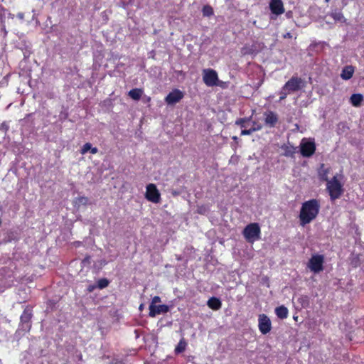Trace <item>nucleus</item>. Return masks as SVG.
I'll return each instance as SVG.
<instances>
[{"label":"nucleus","mask_w":364,"mask_h":364,"mask_svg":"<svg viewBox=\"0 0 364 364\" xmlns=\"http://www.w3.org/2000/svg\"><path fill=\"white\" fill-rule=\"evenodd\" d=\"M320 203L316 199H311L302 203L299 213V222L301 226L313 221L318 215Z\"/></svg>","instance_id":"1"},{"label":"nucleus","mask_w":364,"mask_h":364,"mask_svg":"<svg viewBox=\"0 0 364 364\" xmlns=\"http://www.w3.org/2000/svg\"><path fill=\"white\" fill-rule=\"evenodd\" d=\"M245 239L250 243L258 240L260 238L261 230L258 223H252L247 225L242 231Z\"/></svg>","instance_id":"2"},{"label":"nucleus","mask_w":364,"mask_h":364,"mask_svg":"<svg viewBox=\"0 0 364 364\" xmlns=\"http://www.w3.org/2000/svg\"><path fill=\"white\" fill-rule=\"evenodd\" d=\"M316 143L313 138H303L299 144L300 153L303 157L309 158L316 151Z\"/></svg>","instance_id":"3"},{"label":"nucleus","mask_w":364,"mask_h":364,"mask_svg":"<svg viewBox=\"0 0 364 364\" xmlns=\"http://www.w3.org/2000/svg\"><path fill=\"white\" fill-rule=\"evenodd\" d=\"M326 188L332 200L340 198L343 191V185L337 179L336 176H333L331 180L328 181Z\"/></svg>","instance_id":"4"},{"label":"nucleus","mask_w":364,"mask_h":364,"mask_svg":"<svg viewBox=\"0 0 364 364\" xmlns=\"http://www.w3.org/2000/svg\"><path fill=\"white\" fill-rule=\"evenodd\" d=\"M203 80L208 87L220 86L224 83L218 79V73L215 70L208 68L203 70Z\"/></svg>","instance_id":"5"},{"label":"nucleus","mask_w":364,"mask_h":364,"mask_svg":"<svg viewBox=\"0 0 364 364\" xmlns=\"http://www.w3.org/2000/svg\"><path fill=\"white\" fill-rule=\"evenodd\" d=\"M33 316V310L31 306H27L22 313L20 320V328L22 331H29L31 327V318Z\"/></svg>","instance_id":"6"},{"label":"nucleus","mask_w":364,"mask_h":364,"mask_svg":"<svg viewBox=\"0 0 364 364\" xmlns=\"http://www.w3.org/2000/svg\"><path fill=\"white\" fill-rule=\"evenodd\" d=\"M323 262L324 258L323 255H314L310 258L307 267L314 273H318L323 269Z\"/></svg>","instance_id":"7"},{"label":"nucleus","mask_w":364,"mask_h":364,"mask_svg":"<svg viewBox=\"0 0 364 364\" xmlns=\"http://www.w3.org/2000/svg\"><path fill=\"white\" fill-rule=\"evenodd\" d=\"M145 196L149 201L154 203H158L161 200L160 193L154 183H149L146 186Z\"/></svg>","instance_id":"8"},{"label":"nucleus","mask_w":364,"mask_h":364,"mask_svg":"<svg viewBox=\"0 0 364 364\" xmlns=\"http://www.w3.org/2000/svg\"><path fill=\"white\" fill-rule=\"evenodd\" d=\"M183 97V92L178 89H173L167 95L164 100L168 105H173L179 102Z\"/></svg>","instance_id":"9"},{"label":"nucleus","mask_w":364,"mask_h":364,"mask_svg":"<svg viewBox=\"0 0 364 364\" xmlns=\"http://www.w3.org/2000/svg\"><path fill=\"white\" fill-rule=\"evenodd\" d=\"M284 89H287L288 92L291 93L299 91L303 87V80L298 77H292L284 85Z\"/></svg>","instance_id":"10"},{"label":"nucleus","mask_w":364,"mask_h":364,"mask_svg":"<svg viewBox=\"0 0 364 364\" xmlns=\"http://www.w3.org/2000/svg\"><path fill=\"white\" fill-rule=\"evenodd\" d=\"M258 328L262 334L268 333L272 329V323L269 318L265 314H260L258 318Z\"/></svg>","instance_id":"11"},{"label":"nucleus","mask_w":364,"mask_h":364,"mask_svg":"<svg viewBox=\"0 0 364 364\" xmlns=\"http://www.w3.org/2000/svg\"><path fill=\"white\" fill-rule=\"evenodd\" d=\"M169 311V306L165 304L149 305V316L155 317L156 315L166 314Z\"/></svg>","instance_id":"12"},{"label":"nucleus","mask_w":364,"mask_h":364,"mask_svg":"<svg viewBox=\"0 0 364 364\" xmlns=\"http://www.w3.org/2000/svg\"><path fill=\"white\" fill-rule=\"evenodd\" d=\"M269 9L272 14L279 16L284 12V4L282 0H271Z\"/></svg>","instance_id":"13"},{"label":"nucleus","mask_w":364,"mask_h":364,"mask_svg":"<svg viewBox=\"0 0 364 364\" xmlns=\"http://www.w3.org/2000/svg\"><path fill=\"white\" fill-rule=\"evenodd\" d=\"M8 15L11 18H14V15L9 13L3 7H0V28L1 30L4 32V36L6 35L7 32L6 31V26L4 24V20L6 18V16Z\"/></svg>","instance_id":"14"},{"label":"nucleus","mask_w":364,"mask_h":364,"mask_svg":"<svg viewBox=\"0 0 364 364\" xmlns=\"http://www.w3.org/2000/svg\"><path fill=\"white\" fill-rule=\"evenodd\" d=\"M265 116V123L269 125L270 127H273L275 126L276 123L278 121L277 115L273 112H267L264 113Z\"/></svg>","instance_id":"15"},{"label":"nucleus","mask_w":364,"mask_h":364,"mask_svg":"<svg viewBox=\"0 0 364 364\" xmlns=\"http://www.w3.org/2000/svg\"><path fill=\"white\" fill-rule=\"evenodd\" d=\"M354 72L355 68L353 65H346L342 69L341 77L343 80H348L353 77Z\"/></svg>","instance_id":"16"},{"label":"nucleus","mask_w":364,"mask_h":364,"mask_svg":"<svg viewBox=\"0 0 364 364\" xmlns=\"http://www.w3.org/2000/svg\"><path fill=\"white\" fill-rule=\"evenodd\" d=\"M298 147L288 144L282 146V149L284 151V156L287 157H294L295 154L297 152Z\"/></svg>","instance_id":"17"},{"label":"nucleus","mask_w":364,"mask_h":364,"mask_svg":"<svg viewBox=\"0 0 364 364\" xmlns=\"http://www.w3.org/2000/svg\"><path fill=\"white\" fill-rule=\"evenodd\" d=\"M207 305L210 309L216 311L221 308L222 302L218 298L212 296L207 301Z\"/></svg>","instance_id":"18"},{"label":"nucleus","mask_w":364,"mask_h":364,"mask_svg":"<svg viewBox=\"0 0 364 364\" xmlns=\"http://www.w3.org/2000/svg\"><path fill=\"white\" fill-rule=\"evenodd\" d=\"M143 94L144 90L141 88H134L129 90L128 92V95L135 101L139 100Z\"/></svg>","instance_id":"19"},{"label":"nucleus","mask_w":364,"mask_h":364,"mask_svg":"<svg viewBox=\"0 0 364 364\" xmlns=\"http://www.w3.org/2000/svg\"><path fill=\"white\" fill-rule=\"evenodd\" d=\"M262 129V125L259 124H257V122H252V125L247 128H244V129L241 132V135H250L252 132L255 131L260 130Z\"/></svg>","instance_id":"20"},{"label":"nucleus","mask_w":364,"mask_h":364,"mask_svg":"<svg viewBox=\"0 0 364 364\" xmlns=\"http://www.w3.org/2000/svg\"><path fill=\"white\" fill-rule=\"evenodd\" d=\"M363 100V97L361 94H353L350 97V102L354 107H359Z\"/></svg>","instance_id":"21"},{"label":"nucleus","mask_w":364,"mask_h":364,"mask_svg":"<svg viewBox=\"0 0 364 364\" xmlns=\"http://www.w3.org/2000/svg\"><path fill=\"white\" fill-rule=\"evenodd\" d=\"M277 316L281 319H284L288 316V309L284 306H280L275 309Z\"/></svg>","instance_id":"22"},{"label":"nucleus","mask_w":364,"mask_h":364,"mask_svg":"<svg viewBox=\"0 0 364 364\" xmlns=\"http://www.w3.org/2000/svg\"><path fill=\"white\" fill-rule=\"evenodd\" d=\"M90 151L91 154H95L97 153L98 151V149L97 147H92V144L89 142L87 143H85L81 150H80V153L82 154H85L87 151Z\"/></svg>","instance_id":"23"},{"label":"nucleus","mask_w":364,"mask_h":364,"mask_svg":"<svg viewBox=\"0 0 364 364\" xmlns=\"http://www.w3.org/2000/svg\"><path fill=\"white\" fill-rule=\"evenodd\" d=\"M329 173L328 168H325L324 164H321L318 169V176L320 179L326 181L328 182V174Z\"/></svg>","instance_id":"24"},{"label":"nucleus","mask_w":364,"mask_h":364,"mask_svg":"<svg viewBox=\"0 0 364 364\" xmlns=\"http://www.w3.org/2000/svg\"><path fill=\"white\" fill-rule=\"evenodd\" d=\"M187 346V343L184 338H181L178 345L176 346L174 351L176 354H179L185 351Z\"/></svg>","instance_id":"25"},{"label":"nucleus","mask_w":364,"mask_h":364,"mask_svg":"<svg viewBox=\"0 0 364 364\" xmlns=\"http://www.w3.org/2000/svg\"><path fill=\"white\" fill-rule=\"evenodd\" d=\"M252 122L250 119L240 118L236 121L235 124L240 125L242 128L249 129L252 125Z\"/></svg>","instance_id":"26"},{"label":"nucleus","mask_w":364,"mask_h":364,"mask_svg":"<svg viewBox=\"0 0 364 364\" xmlns=\"http://www.w3.org/2000/svg\"><path fill=\"white\" fill-rule=\"evenodd\" d=\"M330 16H331L336 21L344 22L346 21L342 12L336 10L331 12Z\"/></svg>","instance_id":"27"},{"label":"nucleus","mask_w":364,"mask_h":364,"mask_svg":"<svg viewBox=\"0 0 364 364\" xmlns=\"http://www.w3.org/2000/svg\"><path fill=\"white\" fill-rule=\"evenodd\" d=\"M88 202H89V200L87 197H78L75 200L74 204H75V206L79 208V206L81 205H87L88 203Z\"/></svg>","instance_id":"28"},{"label":"nucleus","mask_w":364,"mask_h":364,"mask_svg":"<svg viewBox=\"0 0 364 364\" xmlns=\"http://www.w3.org/2000/svg\"><path fill=\"white\" fill-rule=\"evenodd\" d=\"M203 14L205 16H210L213 14V9L210 6L206 5L203 8Z\"/></svg>","instance_id":"29"},{"label":"nucleus","mask_w":364,"mask_h":364,"mask_svg":"<svg viewBox=\"0 0 364 364\" xmlns=\"http://www.w3.org/2000/svg\"><path fill=\"white\" fill-rule=\"evenodd\" d=\"M9 129V125L8 122H4L0 124V132L4 136H5Z\"/></svg>","instance_id":"30"},{"label":"nucleus","mask_w":364,"mask_h":364,"mask_svg":"<svg viewBox=\"0 0 364 364\" xmlns=\"http://www.w3.org/2000/svg\"><path fill=\"white\" fill-rule=\"evenodd\" d=\"M109 284V281L107 279H100L97 282V286L100 289H104L107 287Z\"/></svg>","instance_id":"31"},{"label":"nucleus","mask_w":364,"mask_h":364,"mask_svg":"<svg viewBox=\"0 0 364 364\" xmlns=\"http://www.w3.org/2000/svg\"><path fill=\"white\" fill-rule=\"evenodd\" d=\"M298 301L301 304L303 307H306L309 305V298L306 296H301L298 299Z\"/></svg>","instance_id":"32"},{"label":"nucleus","mask_w":364,"mask_h":364,"mask_svg":"<svg viewBox=\"0 0 364 364\" xmlns=\"http://www.w3.org/2000/svg\"><path fill=\"white\" fill-rule=\"evenodd\" d=\"M289 94H290V93L288 92L287 90L284 89V87L283 86L282 88L281 89V90L279 91V95H280L279 101L284 100Z\"/></svg>","instance_id":"33"},{"label":"nucleus","mask_w":364,"mask_h":364,"mask_svg":"<svg viewBox=\"0 0 364 364\" xmlns=\"http://www.w3.org/2000/svg\"><path fill=\"white\" fill-rule=\"evenodd\" d=\"M161 302V298L159 296H155L152 298L151 302L150 304L156 305V303Z\"/></svg>","instance_id":"34"},{"label":"nucleus","mask_w":364,"mask_h":364,"mask_svg":"<svg viewBox=\"0 0 364 364\" xmlns=\"http://www.w3.org/2000/svg\"><path fill=\"white\" fill-rule=\"evenodd\" d=\"M206 209L205 207H199L198 208V213H204L205 212Z\"/></svg>","instance_id":"35"},{"label":"nucleus","mask_w":364,"mask_h":364,"mask_svg":"<svg viewBox=\"0 0 364 364\" xmlns=\"http://www.w3.org/2000/svg\"><path fill=\"white\" fill-rule=\"evenodd\" d=\"M237 156H232L230 160V162L231 163L232 161H237Z\"/></svg>","instance_id":"36"},{"label":"nucleus","mask_w":364,"mask_h":364,"mask_svg":"<svg viewBox=\"0 0 364 364\" xmlns=\"http://www.w3.org/2000/svg\"><path fill=\"white\" fill-rule=\"evenodd\" d=\"M18 17L20 19H23V14H22V13H19V14H18Z\"/></svg>","instance_id":"37"},{"label":"nucleus","mask_w":364,"mask_h":364,"mask_svg":"<svg viewBox=\"0 0 364 364\" xmlns=\"http://www.w3.org/2000/svg\"><path fill=\"white\" fill-rule=\"evenodd\" d=\"M116 364H124L122 361L117 362Z\"/></svg>","instance_id":"38"},{"label":"nucleus","mask_w":364,"mask_h":364,"mask_svg":"<svg viewBox=\"0 0 364 364\" xmlns=\"http://www.w3.org/2000/svg\"><path fill=\"white\" fill-rule=\"evenodd\" d=\"M139 309H143V304H141V305H140Z\"/></svg>","instance_id":"39"},{"label":"nucleus","mask_w":364,"mask_h":364,"mask_svg":"<svg viewBox=\"0 0 364 364\" xmlns=\"http://www.w3.org/2000/svg\"><path fill=\"white\" fill-rule=\"evenodd\" d=\"M232 139H237V136H233Z\"/></svg>","instance_id":"40"},{"label":"nucleus","mask_w":364,"mask_h":364,"mask_svg":"<svg viewBox=\"0 0 364 364\" xmlns=\"http://www.w3.org/2000/svg\"><path fill=\"white\" fill-rule=\"evenodd\" d=\"M325 1H326V3H328V2H329V1H330V0H325Z\"/></svg>","instance_id":"41"},{"label":"nucleus","mask_w":364,"mask_h":364,"mask_svg":"<svg viewBox=\"0 0 364 364\" xmlns=\"http://www.w3.org/2000/svg\"><path fill=\"white\" fill-rule=\"evenodd\" d=\"M150 100V97H149L148 99H146V101H149Z\"/></svg>","instance_id":"42"},{"label":"nucleus","mask_w":364,"mask_h":364,"mask_svg":"<svg viewBox=\"0 0 364 364\" xmlns=\"http://www.w3.org/2000/svg\"><path fill=\"white\" fill-rule=\"evenodd\" d=\"M150 100V97H149L148 99H146V101H149Z\"/></svg>","instance_id":"43"},{"label":"nucleus","mask_w":364,"mask_h":364,"mask_svg":"<svg viewBox=\"0 0 364 364\" xmlns=\"http://www.w3.org/2000/svg\"><path fill=\"white\" fill-rule=\"evenodd\" d=\"M0 364H3L1 360H0Z\"/></svg>","instance_id":"44"}]
</instances>
